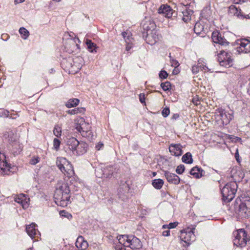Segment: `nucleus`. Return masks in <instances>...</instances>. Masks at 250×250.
Wrapping results in <instances>:
<instances>
[{"mask_svg":"<svg viewBox=\"0 0 250 250\" xmlns=\"http://www.w3.org/2000/svg\"><path fill=\"white\" fill-rule=\"evenodd\" d=\"M70 192L69 188L66 184H63L59 187L56 189L54 195L56 203L62 207L67 206L70 198Z\"/></svg>","mask_w":250,"mask_h":250,"instance_id":"obj_1","label":"nucleus"},{"mask_svg":"<svg viewBox=\"0 0 250 250\" xmlns=\"http://www.w3.org/2000/svg\"><path fill=\"white\" fill-rule=\"evenodd\" d=\"M148 22L150 23V26H148L147 23H144L143 24L144 29L146 31V33L145 32L143 33V37H145L147 43L152 45L157 42L158 37L156 35V31H153L155 26L154 23L151 22L150 21Z\"/></svg>","mask_w":250,"mask_h":250,"instance_id":"obj_2","label":"nucleus"},{"mask_svg":"<svg viewBox=\"0 0 250 250\" xmlns=\"http://www.w3.org/2000/svg\"><path fill=\"white\" fill-rule=\"evenodd\" d=\"M237 188L236 182H232L226 184L222 189L223 199L227 202L231 201L235 196Z\"/></svg>","mask_w":250,"mask_h":250,"instance_id":"obj_3","label":"nucleus"},{"mask_svg":"<svg viewBox=\"0 0 250 250\" xmlns=\"http://www.w3.org/2000/svg\"><path fill=\"white\" fill-rule=\"evenodd\" d=\"M235 238L233 243L237 247L243 248L247 245L250 236L244 229H240L234 232Z\"/></svg>","mask_w":250,"mask_h":250,"instance_id":"obj_4","label":"nucleus"},{"mask_svg":"<svg viewBox=\"0 0 250 250\" xmlns=\"http://www.w3.org/2000/svg\"><path fill=\"white\" fill-rule=\"evenodd\" d=\"M56 165L60 170L68 177H70L74 174L73 166L65 158H62L60 161L56 162Z\"/></svg>","mask_w":250,"mask_h":250,"instance_id":"obj_5","label":"nucleus"},{"mask_svg":"<svg viewBox=\"0 0 250 250\" xmlns=\"http://www.w3.org/2000/svg\"><path fill=\"white\" fill-rule=\"evenodd\" d=\"M122 238L126 240V242L123 243L125 247H129L131 249H139L142 248V243L140 240L135 236L129 237L127 235H123Z\"/></svg>","mask_w":250,"mask_h":250,"instance_id":"obj_6","label":"nucleus"},{"mask_svg":"<svg viewBox=\"0 0 250 250\" xmlns=\"http://www.w3.org/2000/svg\"><path fill=\"white\" fill-rule=\"evenodd\" d=\"M89 125L86 124L83 118H81L78 120V123L75 128L81 133L83 137H89L91 132L89 128Z\"/></svg>","mask_w":250,"mask_h":250,"instance_id":"obj_7","label":"nucleus"},{"mask_svg":"<svg viewBox=\"0 0 250 250\" xmlns=\"http://www.w3.org/2000/svg\"><path fill=\"white\" fill-rule=\"evenodd\" d=\"M237 213L241 218L250 216V199L246 200L239 205Z\"/></svg>","mask_w":250,"mask_h":250,"instance_id":"obj_8","label":"nucleus"},{"mask_svg":"<svg viewBox=\"0 0 250 250\" xmlns=\"http://www.w3.org/2000/svg\"><path fill=\"white\" fill-rule=\"evenodd\" d=\"M218 60L221 66L229 67L231 65L232 60L230 58L229 53L228 52H225L224 51H220Z\"/></svg>","mask_w":250,"mask_h":250,"instance_id":"obj_9","label":"nucleus"},{"mask_svg":"<svg viewBox=\"0 0 250 250\" xmlns=\"http://www.w3.org/2000/svg\"><path fill=\"white\" fill-rule=\"evenodd\" d=\"M192 229L191 230H182L181 231V234L180 236L181 239L182 241L185 242L188 245H189L190 242L193 241L195 238V235L193 233Z\"/></svg>","mask_w":250,"mask_h":250,"instance_id":"obj_10","label":"nucleus"},{"mask_svg":"<svg viewBox=\"0 0 250 250\" xmlns=\"http://www.w3.org/2000/svg\"><path fill=\"white\" fill-rule=\"evenodd\" d=\"M218 113L219 114V115L221 117L223 123L226 124L229 123L233 118V116L232 113H227L223 109H218Z\"/></svg>","mask_w":250,"mask_h":250,"instance_id":"obj_11","label":"nucleus"},{"mask_svg":"<svg viewBox=\"0 0 250 250\" xmlns=\"http://www.w3.org/2000/svg\"><path fill=\"white\" fill-rule=\"evenodd\" d=\"M165 175L167 181L170 183L178 185L180 183L179 177L175 174L171 173L169 171H165Z\"/></svg>","mask_w":250,"mask_h":250,"instance_id":"obj_12","label":"nucleus"},{"mask_svg":"<svg viewBox=\"0 0 250 250\" xmlns=\"http://www.w3.org/2000/svg\"><path fill=\"white\" fill-rule=\"evenodd\" d=\"M212 39L215 43L221 45H225L228 43L225 39L222 38L220 34L217 31H214L212 32Z\"/></svg>","mask_w":250,"mask_h":250,"instance_id":"obj_13","label":"nucleus"},{"mask_svg":"<svg viewBox=\"0 0 250 250\" xmlns=\"http://www.w3.org/2000/svg\"><path fill=\"white\" fill-rule=\"evenodd\" d=\"M4 137L7 139L8 141L10 144H15L17 145V142L18 140V136L16 133H14L12 130H9L4 134Z\"/></svg>","mask_w":250,"mask_h":250,"instance_id":"obj_14","label":"nucleus"},{"mask_svg":"<svg viewBox=\"0 0 250 250\" xmlns=\"http://www.w3.org/2000/svg\"><path fill=\"white\" fill-rule=\"evenodd\" d=\"M79 143V141L74 137H71L67 139L66 141V146L68 147V149L72 151L74 154L75 150L76 148V146H78Z\"/></svg>","mask_w":250,"mask_h":250,"instance_id":"obj_15","label":"nucleus"},{"mask_svg":"<svg viewBox=\"0 0 250 250\" xmlns=\"http://www.w3.org/2000/svg\"><path fill=\"white\" fill-rule=\"evenodd\" d=\"M169 151L175 156H180L182 154L181 146L179 144H171L169 147Z\"/></svg>","mask_w":250,"mask_h":250,"instance_id":"obj_16","label":"nucleus"},{"mask_svg":"<svg viewBox=\"0 0 250 250\" xmlns=\"http://www.w3.org/2000/svg\"><path fill=\"white\" fill-rule=\"evenodd\" d=\"M76 246L80 250H85L88 247V243L86 241H85L83 237L82 236H79L76 242Z\"/></svg>","mask_w":250,"mask_h":250,"instance_id":"obj_17","label":"nucleus"},{"mask_svg":"<svg viewBox=\"0 0 250 250\" xmlns=\"http://www.w3.org/2000/svg\"><path fill=\"white\" fill-rule=\"evenodd\" d=\"M158 13L159 14H165L167 16L168 15H172L173 14V10L169 5L163 4L158 9Z\"/></svg>","mask_w":250,"mask_h":250,"instance_id":"obj_18","label":"nucleus"},{"mask_svg":"<svg viewBox=\"0 0 250 250\" xmlns=\"http://www.w3.org/2000/svg\"><path fill=\"white\" fill-rule=\"evenodd\" d=\"M87 146V145L85 143L79 142L78 145L76 146L75 152L78 155L83 154L86 152Z\"/></svg>","mask_w":250,"mask_h":250,"instance_id":"obj_19","label":"nucleus"},{"mask_svg":"<svg viewBox=\"0 0 250 250\" xmlns=\"http://www.w3.org/2000/svg\"><path fill=\"white\" fill-rule=\"evenodd\" d=\"M240 49L245 53L250 52V41L244 39L240 43Z\"/></svg>","mask_w":250,"mask_h":250,"instance_id":"obj_20","label":"nucleus"},{"mask_svg":"<svg viewBox=\"0 0 250 250\" xmlns=\"http://www.w3.org/2000/svg\"><path fill=\"white\" fill-rule=\"evenodd\" d=\"M78 44L72 39L69 40L65 45L67 51L70 53L74 52L75 49H76L77 47H78Z\"/></svg>","mask_w":250,"mask_h":250,"instance_id":"obj_21","label":"nucleus"},{"mask_svg":"<svg viewBox=\"0 0 250 250\" xmlns=\"http://www.w3.org/2000/svg\"><path fill=\"white\" fill-rule=\"evenodd\" d=\"M36 224L32 223L31 224L27 226L26 230L29 236L33 239L37 234V230L35 229Z\"/></svg>","mask_w":250,"mask_h":250,"instance_id":"obj_22","label":"nucleus"},{"mask_svg":"<svg viewBox=\"0 0 250 250\" xmlns=\"http://www.w3.org/2000/svg\"><path fill=\"white\" fill-rule=\"evenodd\" d=\"M118 169L112 166H107L104 168L103 171V174L106 176V178H110L113 175L114 172H117Z\"/></svg>","mask_w":250,"mask_h":250,"instance_id":"obj_23","label":"nucleus"},{"mask_svg":"<svg viewBox=\"0 0 250 250\" xmlns=\"http://www.w3.org/2000/svg\"><path fill=\"white\" fill-rule=\"evenodd\" d=\"M5 158V156L4 154L0 153V169L3 171L6 169V167H8L9 164L6 162L4 160Z\"/></svg>","mask_w":250,"mask_h":250,"instance_id":"obj_24","label":"nucleus"},{"mask_svg":"<svg viewBox=\"0 0 250 250\" xmlns=\"http://www.w3.org/2000/svg\"><path fill=\"white\" fill-rule=\"evenodd\" d=\"M241 9L236 7L234 5H231L229 7V14L233 16H243L241 14Z\"/></svg>","mask_w":250,"mask_h":250,"instance_id":"obj_25","label":"nucleus"},{"mask_svg":"<svg viewBox=\"0 0 250 250\" xmlns=\"http://www.w3.org/2000/svg\"><path fill=\"white\" fill-rule=\"evenodd\" d=\"M201 169L197 167H193L190 171V174L194 176L196 178H199L202 176V174L200 173ZM202 171L203 170H201Z\"/></svg>","mask_w":250,"mask_h":250,"instance_id":"obj_26","label":"nucleus"},{"mask_svg":"<svg viewBox=\"0 0 250 250\" xmlns=\"http://www.w3.org/2000/svg\"><path fill=\"white\" fill-rule=\"evenodd\" d=\"M182 159L183 162L187 164H191L193 162L192 155L189 152H187L184 155Z\"/></svg>","mask_w":250,"mask_h":250,"instance_id":"obj_27","label":"nucleus"},{"mask_svg":"<svg viewBox=\"0 0 250 250\" xmlns=\"http://www.w3.org/2000/svg\"><path fill=\"white\" fill-rule=\"evenodd\" d=\"M152 184L155 188L160 189L164 185V181L160 179H155L153 181Z\"/></svg>","mask_w":250,"mask_h":250,"instance_id":"obj_28","label":"nucleus"},{"mask_svg":"<svg viewBox=\"0 0 250 250\" xmlns=\"http://www.w3.org/2000/svg\"><path fill=\"white\" fill-rule=\"evenodd\" d=\"M79 103V100L77 99H70L66 103V106L68 108H70L77 105Z\"/></svg>","mask_w":250,"mask_h":250,"instance_id":"obj_29","label":"nucleus"},{"mask_svg":"<svg viewBox=\"0 0 250 250\" xmlns=\"http://www.w3.org/2000/svg\"><path fill=\"white\" fill-rule=\"evenodd\" d=\"M19 32L21 35H22V38L24 39H26L29 36V33L28 31V30L24 27H21L19 29Z\"/></svg>","mask_w":250,"mask_h":250,"instance_id":"obj_30","label":"nucleus"},{"mask_svg":"<svg viewBox=\"0 0 250 250\" xmlns=\"http://www.w3.org/2000/svg\"><path fill=\"white\" fill-rule=\"evenodd\" d=\"M86 43L87 46V48L91 52H93V49L95 48V44L93 43L91 40L87 39L86 41Z\"/></svg>","mask_w":250,"mask_h":250,"instance_id":"obj_31","label":"nucleus"},{"mask_svg":"<svg viewBox=\"0 0 250 250\" xmlns=\"http://www.w3.org/2000/svg\"><path fill=\"white\" fill-rule=\"evenodd\" d=\"M161 86L164 91H167L170 88L171 84L170 82L167 81L165 83H162L161 84Z\"/></svg>","mask_w":250,"mask_h":250,"instance_id":"obj_32","label":"nucleus"},{"mask_svg":"<svg viewBox=\"0 0 250 250\" xmlns=\"http://www.w3.org/2000/svg\"><path fill=\"white\" fill-rule=\"evenodd\" d=\"M54 134L57 137L61 136L62 130L60 127L56 126L53 130Z\"/></svg>","mask_w":250,"mask_h":250,"instance_id":"obj_33","label":"nucleus"},{"mask_svg":"<svg viewBox=\"0 0 250 250\" xmlns=\"http://www.w3.org/2000/svg\"><path fill=\"white\" fill-rule=\"evenodd\" d=\"M60 144H61V142L59 140H58L57 138H55L54 139V140H53V145H54V148L56 150H58L59 149Z\"/></svg>","mask_w":250,"mask_h":250,"instance_id":"obj_34","label":"nucleus"},{"mask_svg":"<svg viewBox=\"0 0 250 250\" xmlns=\"http://www.w3.org/2000/svg\"><path fill=\"white\" fill-rule=\"evenodd\" d=\"M185 170V166L183 165L178 166L176 169V172L179 174H182Z\"/></svg>","mask_w":250,"mask_h":250,"instance_id":"obj_35","label":"nucleus"},{"mask_svg":"<svg viewBox=\"0 0 250 250\" xmlns=\"http://www.w3.org/2000/svg\"><path fill=\"white\" fill-rule=\"evenodd\" d=\"M200 69L202 70L201 65H194L192 66V71L193 73H196L198 72L199 71Z\"/></svg>","mask_w":250,"mask_h":250,"instance_id":"obj_36","label":"nucleus"},{"mask_svg":"<svg viewBox=\"0 0 250 250\" xmlns=\"http://www.w3.org/2000/svg\"><path fill=\"white\" fill-rule=\"evenodd\" d=\"M170 113V110L168 108H165L162 112V114L164 117H167Z\"/></svg>","mask_w":250,"mask_h":250,"instance_id":"obj_37","label":"nucleus"},{"mask_svg":"<svg viewBox=\"0 0 250 250\" xmlns=\"http://www.w3.org/2000/svg\"><path fill=\"white\" fill-rule=\"evenodd\" d=\"M168 74L165 70H162L159 73V77L161 79H166L167 78Z\"/></svg>","mask_w":250,"mask_h":250,"instance_id":"obj_38","label":"nucleus"},{"mask_svg":"<svg viewBox=\"0 0 250 250\" xmlns=\"http://www.w3.org/2000/svg\"><path fill=\"white\" fill-rule=\"evenodd\" d=\"M21 197H19L18 198H16L15 199V201L18 203H21V204H22V207L23 208H24V205L23 204V200L22 199V197H24V196L23 195L21 194Z\"/></svg>","mask_w":250,"mask_h":250,"instance_id":"obj_39","label":"nucleus"},{"mask_svg":"<svg viewBox=\"0 0 250 250\" xmlns=\"http://www.w3.org/2000/svg\"><path fill=\"white\" fill-rule=\"evenodd\" d=\"M39 162V158L38 157H34L31 159L30 161V164L33 165H36Z\"/></svg>","mask_w":250,"mask_h":250,"instance_id":"obj_40","label":"nucleus"},{"mask_svg":"<svg viewBox=\"0 0 250 250\" xmlns=\"http://www.w3.org/2000/svg\"><path fill=\"white\" fill-rule=\"evenodd\" d=\"M171 66L174 67L175 68H176L179 65V62L174 59L171 60Z\"/></svg>","mask_w":250,"mask_h":250,"instance_id":"obj_41","label":"nucleus"},{"mask_svg":"<svg viewBox=\"0 0 250 250\" xmlns=\"http://www.w3.org/2000/svg\"><path fill=\"white\" fill-rule=\"evenodd\" d=\"M145 95L143 93L140 94L139 95V99L141 103H145Z\"/></svg>","mask_w":250,"mask_h":250,"instance_id":"obj_42","label":"nucleus"},{"mask_svg":"<svg viewBox=\"0 0 250 250\" xmlns=\"http://www.w3.org/2000/svg\"><path fill=\"white\" fill-rule=\"evenodd\" d=\"M123 37L125 39V38L127 37V39H129V37L130 35V32H123L122 33Z\"/></svg>","mask_w":250,"mask_h":250,"instance_id":"obj_43","label":"nucleus"},{"mask_svg":"<svg viewBox=\"0 0 250 250\" xmlns=\"http://www.w3.org/2000/svg\"><path fill=\"white\" fill-rule=\"evenodd\" d=\"M74 109H75V110H76V114L83 112L85 110V109L83 107H81V108L78 107V108H75Z\"/></svg>","mask_w":250,"mask_h":250,"instance_id":"obj_44","label":"nucleus"},{"mask_svg":"<svg viewBox=\"0 0 250 250\" xmlns=\"http://www.w3.org/2000/svg\"><path fill=\"white\" fill-rule=\"evenodd\" d=\"M178 223L176 222L170 223L169 224L168 229H172L175 228L177 226Z\"/></svg>","mask_w":250,"mask_h":250,"instance_id":"obj_45","label":"nucleus"},{"mask_svg":"<svg viewBox=\"0 0 250 250\" xmlns=\"http://www.w3.org/2000/svg\"><path fill=\"white\" fill-rule=\"evenodd\" d=\"M233 2L236 4H239L241 3L244 2L246 1L247 0H232Z\"/></svg>","mask_w":250,"mask_h":250,"instance_id":"obj_46","label":"nucleus"},{"mask_svg":"<svg viewBox=\"0 0 250 250\" xmlns=\"http://www.w3.org/2000/svg\"><path fill=\"white\" fill-rule=\"evenodd\" d=\"M170 231L169 230H167L163 231V235L165 236H168L169 235Z\"/></svg>","mask_w":250,"mask_h":250,"instance_id":"obj_47","label":"nucleus"},{"mask_svg":"<svg viewBox=\"0 0 250 250\" xmlns=\"http://www.w3.org/2000/svg\"><path fill=\"white\" fill-rule=\"evenodd\" d=\"M191 19L189 18V17H183L182 20L185 22H187L188 21L190 20Z\"/></svg>","mask_w":250,"mask_h":250,"instance_id":"obj_48","label":"nucleus"},{"mask_svg":"<svg viewBox=\"0 0 250 250\" xmlns=\"http://www.w3.org/2000/svg\"><path fill=\"white\" fill-rule=\"evenodd\" d=\"M104 146L103 144L102 143H99L96 146V147L98 150H100V149L103 147Z\"/></svg>","mask_w":250,"mask_h":250,"instance_id":"obj_49","label":"nucleus"},{"mask_svg":"<svg viewBox=\"0 0 250 250\" xmlns=\"http://www.w3.org/2000/svg\"><path fill=\"white\" fill-rule=\"evenodd\" d=\"M68 113L70 114H76V110H75L74 109L72 110H69L68 111Z\"/></svg>","mask_w":250,"mask_h":250,"instance_id":"obj_50","label":"nucleus"},{"mask_svg":"<svg viewBox=\"0 0 250 250\" xmlns=\"http://www.w3.org/2000/svg\"><path fill=\"white\" fill-rule=\"evenodd\" d=\"M25 0H14L15 4H18L23 2Z\"/></svg>","mask_w":250,"mask_h":250,"instance_id":"obj_51","label":"nucleus"},{"mask_svg":"<svg viewBox=\"0 0 250 250\" xmlns=\"http://www.w3.org/2000/svg\"><path fill=\"white\" fill-rule=\"evenodd\" d=\"M21 149H20V150H19L18 151H14V150H13V154L14 155H18L20 153V152L21 151Z\"/></svg>","mask_w":250,"mask_h":250,"instance_id":"obj_52","label":"nucleus"},{"mask_svg":"<svg viewBox=\"0 0 250 250\" xmlns=\"http://www.w3.org/2000/svg\"><path fill=\"white\" fill-rule=\"evenodd\" d=\"M179 117V115L178 114H175L172 116V118L174 119H176Z\"/></svg>","mask_w":250,"mask_h":250,"instance_id":"obj_53","label":"nucleus"},{"mask_svg":"<svg viewBox=\"0 0 250 250\" xmlns=\"http://www.w3.org/2000/svg\"><path fill=\"white\" fill-rule=\"evenodd\" d=\"M131 46L128 44L126 46V50L129 51L131 49Z\"/></svg>","mask_w":250,"mask_h":250,"instance_id":"obj_54","label":"nucleus"},{"mask_svg":"<svg viewBox=\"0 0 250 250\" xmlns=\"http://www.w3.org/2000/svg\"><path fill=\"white\" fill-rule=\"evenodd\" d=\"M192 102H193V103L195 104H196V105H198V104H199V103H198V101L197 100H195V99H193L192 100Z\"/></svg>","mask_w":250,"mask_h":250,"instance_id":"obj_55","label":"nucleus"},{"mask_svg":"<svg viewBox=\"0 0 250 250\" xmlns=\"http://www.w3.org/2000/svg\"><path fill=\"white\" fill-rule=\"evenodd\" d=\"M247 245L248 246V250H250V238L249 239Z\"/></svg>","mask_w":250,"mask_h":250,"instance_id":"obj_56","label":"nucleus"},{"mask_svg":"<svg viewBox=\"0 0 250 250\" xmlns=\"http://www.w3.org/2000/svg\"><path fill=\"white\" fill-rule=\"evenodd\" d=\"M66 213L65 211L64 210H62V211H61L60 212V214L62 215V216H65V214Z\"/></svg>","mask_w":250,"mask_h":250,"instance_id":"obj_57","label":"nucleus"},{"mask_svg":"<svg viewBox=\"0 0 250 250\" xmlns=\"http://www.w3.org/2000/svg\"><path fill=\"white\" fill-rule=\"evenodd\" d=\"M193 13V11L192 10H190L188 12V15H192Z\"/></svg>","mask_w":250,"mask_h":250,"instance_id":"obj_58","label":"nucleus"},{"mask_svg":"<svg viewBox=\"0 0 250 250\" xmlns=\"http://www.w3.org/2000/svg\"><path fill=\"white\" fill-rule=\"evenodd\" d=\"M206 68H208L206 66H202V69H204V70H206Z\"/></svg>","mask_w":250,"mask_h":250,"instance_id":"obj_59","label":"nucleus"},{"mask_svg":"<svg viewBox=\"0 0 250 250\" xmlns=\"http://www.w3.org/2000/svg\"><path fill=\"white\" fill-rule=\"evenodd\" d=\"M163 228L165 229V228H167V227H168V225H164L163 226Z\"/></svg>","mask_w":250,"mask_h":250,"instance_id":"obj_60","label":"nucleus"},{"mask_svg":"<svg viewBox=\"0 0 250 250\" xmlns=\"http://www.w3.org/2000/svg\"><path fill=\"white\" fill-rule=\"evenodd\" d=\"M119 242H120L121 244H122V242H123L122 241V239H121V237L119 238Z\"/></svg>","mask_w":250,"mask_h":250,"instance_id":"obj_61","label":"nucleus"},{"mask_svg":"<svg viewBox=\"0 0 250 250\" xmlns=\"http://www.w3.org/2000/svg\"><path fill=\"white\" fill-rule=\"evenodd\" d=\"M197 25V23H196L195 25V27H194V31H195V30H196V26Z\"/></svg>","mask_w":250,"mask_h":250,"instance_id":"obj_62","label":"nucleus"},{"mask_svg":"<svg viewBox=\"0 0 250 250\" xmlns=\"http://www.w3.org/2000/svg\"><path fill=\"white\" fill-rule=\"evenodd\" d=\"M6 36V35H2L1 36V38L3 39V38L4 37V36Z\"/></svg>","mask_w":250,"mask_h":250,"instance_id":"obj_63","label":"nucleus"},{"mask_svg":"<svg viewBox=\"0 0 250 250\" xmlns=\"http://www.w3.org/2000/svg\"><path fill=\"white\" fill-rule=\"evenodd\" d=\"M81 68V66H80V67H79V66L78 67V69H80Z\"/></svg>","mask_w":250,"mask_h":250,"instance_id":"obj_64","label":"nucleus"}]
</instances>
